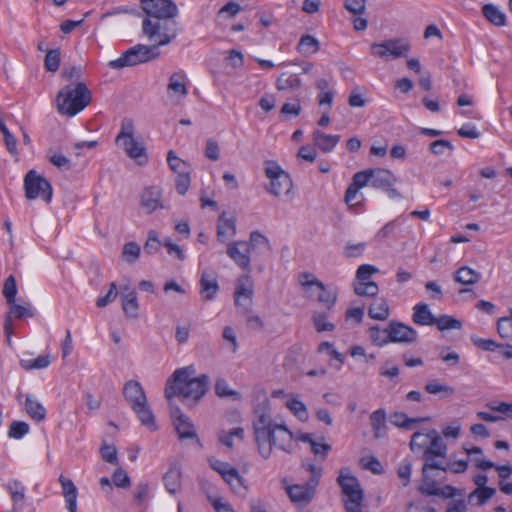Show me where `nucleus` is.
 Listing matches in <instances>:
<instances>
[{
	"instance_id": "obj_18",
	"label": "nucleus",
	"mask_w": 512,
	"mask_h": 512,
	"mask_svg": "<svg viewBox=\"0 0 512 512\" xmlns=\"http://www.w3.org/2000/svg\"><path fill=\"white\" fill-rule=\"evenodd\" d=\"M236 220L234 217H227L223 212L217 221V239L226 243L236 235Z\"/></svg>"
},
{
	"instance_id": "obj_31",
	"label": "nucleus",
	"mask_w": 512,
	"mask_h": 512,
	"mask_svg": "<svg viewBox=\"0 0 512 512\" xmlns=\"http://www.w3.org/2000/svg\"><path fill=\"white\" fill-rule=\"evenodd\" d=\"M430 443L427 448L424 450L423 455H438L442 458H446L447 454V445L443 441V439L438 435L437 431L431 429Z\"/></svg>"
},
{
	"instance_id": "obj_12",
	"label": "nucleus",
	"mask_w": 512,
	"mask_h": 512,
	"mask_svg": "<svg viewBox=\"0 0 512 512\" xmlns=\"http://www.w3.org/2000/svg\"><path fill=\"white\" fill-rule=\"evenodd\" d=\"M316 480H308L305 484H294L286 487V493L291 502L298 507L308 505L316 493Z\"/></svg>"
},
{
	"instance_id": "obj_36",
	"label": "nucleus",
	"mask_w": 512,
	"mask_h": 512,
	"mask_svg": "<svg viewBox=\"0 0 512 512\" xmlns=\"http://www.w3.org/2000/svg\"><path fill=\"white\" fill-rule=\"evenodd\" d=\"M163 481L167 491L171 494H175L181 485L180 468L175 465L170 467V469L164 475Z\"/></svg>"
},
{
	"instance_id": "obj_38",
	"label": "nucleus",
	"mask_w": 512,
	"mask_h": 512,
	"mask_svg": "<svg viewBox=\"0 0 512 512\" xmlns=\"http://www.w3.org/2000/svg\"><path fill=\"white\" fill-rule=\"evenodd\" d=\"M25 410L27 414L36 421H42L46 416V410L43 405L31 395H25Z\"/></svg>"
},
{
	"instance_id": "obj_34",
	"label": "nucleus",
	"mask_w": 512,
	"mask_h": 512,
	"mask_svg": "<svg viewBox=\"0 0 512 512\" xmlns=\"http://www.w3.org/2000/svg\"><path fill=\"white\" fill-rule=\"evenodd\" d=\"M482 13L491 24L498 27L506 25V16L497 6L485 4L482 7Z\"/></svg>"
},
{
	"instance_id": "obj_23",
	"label": "nucleus",
	"mask_w": 512,
	"mask_h": 512,
	"mask_svg": "<svg viewBox=\"0 0 512 512\" xmlns=\"http://www.w3.org/2000/svg\"><path fill=\"white\" fill-rule=\"evenodd\" d=\"M219 290L216 277L208 272H203L200 279V294L204 300L211 301Z\"/></svg>"
},
{
	"instance_id": "obj_56",
	"label": "nucleus",
	"mask_w": 512,
	"mask_h": 512,
	"mask_svg": "<svg viewBox=\"0 0 512 512\" xmlns=\"http://www.w3.org/2000/svg\"><path fill=\"white\" fill-rule=\"evenodd\" d=\"M10 314H12L15 318H23V317H33L35 315L33 308L30 304L27 306L19 305L15 301L9 303Z\"/></svg>"
},
{
	"instance_id": "obj_25",
	"label": "nucleus",
	"mask_w": 512,
	"mask_h": 512,
	"mask_svg": "<svg viewBox=\"0 0 512 512\" xmlns=\"http://www.w3.org/2000/svg\"><path fill=\"white\" fill-rule=\"evenodd\" d=\"M141 205L147 213L162 207L160 189L155 186L146 188L141 195Z\"/></svg>"
},
{
	"instance_id": "obj_50",
	"label": "nucleus",
	"mask_w": 512,
	"mask_h": 512,
	"mask_svg": "<svg viewBox=\"0 0 512 512\" xmlns=\"http://www.w3.org/2000/svg\"><path fill=\"white\" fill-rule=\"evenodd\" d=\"M431 436V430H428L427 432H415L412 435L411 441H410V448L411 450L416 449H423L425 450L427 446L430 443Z\"/></svg>"
},
{
	"instance_id": "obj_57",
	"label": "nucleus",
	"mask_w": 512,
	"mask_h": 512,
	"mask_svg": "<svg viewBox=\"0 0 512 512\" xmlns=\"http://www.w3.org/2000/svg\"><path fill=\"white\" fill-rule=\"evenodd\" d=\"M29 432V425L23 421H13L9 427L8 436L21 439Z\"/></svg>"
},
{
	"instance_id": "obj_48",
	"label": "nucleus",
	"mask_w": 512,
	"mask_h": 512,
	"mask_svg": "<svg viewBox=\"0 0 512 512\" xmlns=\"http://www.w3.org/2000/svg\"><path fill=\"white\" fill-rule=\"evenodd\" d=\"M288 409L301 421L308 419L306 405L297 397H292L286 402Z\"/></svg>"
},
{
	"instance_id": "obj_2",
	"label": "nucleus",
	"mask_w": 512,
	"mask_h": 512,
	"mask_svg": "<svg viewBox=\"0 0 512 512\" xmlns=\"http://www.w3.org/2000/svg\"><path fill=\"white\" fill-rule=\"evenodd\" d=\"M191 368L183 367L174 371L165 387V397L171 399L181 396L186 399L200 400L208 389L209 377L202 374L191 377Z\"/></svg>"
},
{
	"instance_id": "obj_45",
	"label": "nucleus",
	"mask_w": 512,
	"mask_h": 512,
	"mask_svg": "<svg viewBox=\"0 0 512 512\" xmlns=\"http://www.w3.org/2000/svg\"><path fill=\"white\" fill-rule=\"evenodd\" d=\"M298 51L303 55H312L319 50L318 40L310 35H304L298 43Z\"/></svg>"
},
{
	"instance_id": "obj_39",
	"label": "nucleus",
	"mask_w": 512,
	"mask_h": 512,
	"mask_svg": "<svg viewBox=\"0 0 512 512\" xmlns=\"http://www.w3.org/2000/svg\"><path fill=\"white\" fill-rule=\"evenodd\" d=\"M318 292H317V300L321 303L326 309L330 310L336 303L337 300V292L333 289L326 287L323 283H319Z\"/></svg>"
},
{
	"instance_id": "obj_4",
	"label": "nucleus",
	"mask_w": 512,
	"mask_h": 512,
	"mask_svg": "<svg viewBox=\"0 0 512 512\" xmlns=\"http://www.w3.org/2000/svg\"><path fill=\"white\" fill-rule=\"evenodd\" d=\"M173 18H145L142 22L143 33L155 44L168 45L177 36V22Z\"/></svg>"
},
{
	"instance_id": "obj_14",
	"label": "nucleus",
	"mask_w": 512,
	"mask_h": 512,
	"mask_svg": "<svg viewBox=\"0 0 512 512\" xmlns=\"http://www.w3.org/2000/svg\"><path fill=\"white\" fill-rule=\"evenodd\" d=\"M228 257L242 270L251 271V258L247 241H230L227 243Z\"/></svg>"
},
{
	"instance_id": "obj_13",
	"label": "nucleus",
	"mask_w": 512,
	"mask_h": 512,
	"mask_svg": "<svg viewBox=\"0 0 512 512\" xmlns=\"http://www.w3.org/2000/svg\"><path fill=\"white\" fill-rule=\"evenodd\" d=\"M371 50L373 54L380 58H387L388 56L399 58L410 50V45L401 39H390L382 43L372 44Z\"/></svg>"
},
{
	"instance_id": "obj_41",
	"label": "nucleus",
	"mask_w": 512,
	"mask_h": 512,
	"mask_svg": "<svg viewBox=\"0 0 512 512\" xmlns=\"http://www.w3.org/2000/svg\"><path fill=\"white\" fill-rule=\"evenodd\" d=\"M344 507L346 512H362V502L364 500L363 490L353 491L349 494H344Z\"/></svg>"
},
{
	"instance_id": "obj_40",
	"label": "nucleus",
	"mask_w": 512,
	"mask_h": 512,
	"mask_svg": "<svg viewBox=\"0 0 512 512\" xmlns=\"http://www.w3.org/2000/svg\"><path fill=\"white\" fill-rule=\"evenodd\" d=\"M426 418H410L405 413L394 412L390 415V422L398 428L412 429L414 424L425 421Z\"/></svg>"
},
{
	"instance_id": "obj_19",
	"label": "nucleus",
	"mask_w": 512,
	"mask_h": 512,
	"mask_svg": "<svg viewBox=\"0 0 512 512\" xmlns=\"http://www.w3.org/2000/svg\"><path fill=\"white\" fill-rule=\"evenodd\" d=\"M123 395L131 408L138 407L141 403L147 401L144 390L138 381H128L124 385Z\"/></svg>"
},
{
	"instance_id": "obj_10",
	"label": "nucleus",
	"mask_w": 512,
	"mask_h": 512,
	"mask_svg": "<svg viewBox=\"0 0 512 512\" xmlns=\"http://www.w3.org/2000/svg\"><path fill=\"white\" fill-rule=\"evenodd\" d=\"M146 18H175L178 7L172 0H140Z\"/></svg>"
},
{
	"instance_id": "obj_60",
	"label": "nucleus",
	"mask_w": 512,
	"mask_h": 512,
	"mask_svg": "<svg viewBox=\"0 0 512 512\" xmlns=\"http://www.w3.org/2000/svg\"><path fill=\"white\" fill-rule=\"evenodd\" d=\"M128 138H134V123L130 118H124L121 122V129L116 137V142H121Z\"/></svg>"
},
{
	"instance_id": "obj_63",
	"label": "nucleus",
	"mask_w": 512,
	"mask_h": 512,
	"mask_svg": "<svg viewBox=\"0 0 512 512\" xmlns=\"http://www.w3.org/2000/svg\"><path fill=\"white\" fill-rule=\"evenodd\" d=\"M497 331L502 338H512V320L506 316L501 317L497 321Z\"/></svg>"
},
{
	"instance_id": "obj_33",
	"label": "nucleus",
	"mask_w": 512,
	"mask_h": 512,
	"mask_svg": "<svg viewBox=\"0 0 512 512\" xmlns=\"http://www.w3.org/2000/svg\"><path fill=\"white\" fill-rule=\"evenodd\" d=\"M496 494V489L492 487H482L474 489L468 495V502L470 504H475L477 506L485 505L494 495Z\"/></svg>"
},
{
	"instance_id": "obj_17",
	"label": "nucleus",
	"mask_w": 512,
	"mask_h": 512,
	"mask_svg": "<svg viewBox=\"0 0 512 512\" xmlns=\"http://www.w3.org/2000/svg\"><path fill=\"white\" fill-rule=\"evenodd\" d=\"M174 425L180 439H189L196 437L193 424L189 421L178 407L172 409Z\"/></svg>"
},
{
	"instance_id": "obj_52",
	"label": "nucleus",
	"mask_w": 512,
	"mask_h": 512,
	"mask_svg": "<svg viewBox=\"0 0 512 512\" xmlns=\"http://www.w3.org/2000/svg\"><path fill=\"white\" fill-rule=\"evenodd\" d=\"M243 436H244V430L243 428L241 427H236V428H233L231 429L230 431L226 432V431H221L219 434H218V439L219 441L229 447V448H232L233 447V439L234 437H237L239 438L240 440L243 439Z\"/></svg>"
},
{
	"instance_id": "obj_64",
	"label": "nucleus",
	"mask_w": 512,
	"mask_h": 512,
	"mask_svg": "<svg viewBox=\"0 0 512 512\" xmlns=\"http://www.w3.org/2000/svg\"><path fill=\"white\" fill-rule=\"evenodd\" d=\"M407 512H436L435 508L424 500H415L407 505Z\"/></svg>"
},
{
	"instance_id": "obj_16",
	"label": "nucleus",
	"mask_w": 512,
	"mask_h": 512,
	"mask_svg": "<svg viewBox=\"0 0 512 512\" xmlns=\"http://www.w3.org/2000/svg\"><path fill=\"white\" fill-rule=\"evenodd\" d=\"M188 78L184 71H176L169 76L167 95L176 102L182 101L188 95Z\"/></svg>"
},
{
	"instance_id": "obj_59",
	"label": "nucleus",
	"mask_w": 512,
	"mask_h": 512,
	"mask_svg": "<svg viewBox=\"0 0 512 512\" xmlns=\"http://www.w3.org/2000/svg\"><path fill=\"white\" fill-rule=\"evenodd\" d=\"M149 495V486L147 483H139L135 486L133 500L135 505L141 507L144 505Z\"/></svg>"
},
{
	"instance_id": "obj_49",
	"label": "nucleus",
	"mask_w": 512,
	"mask_h": 512,
	"mask_svg": "<svg viewBox=\"0 0 512 512\" xmlns=\"http://www.w3.org/2000/svg\"><path fill=\"white\" fill-rule=\"evenodd\" d=\"M425 391L433 395L442 394L443 397H450L455 393V389L453 387L436 381L427 382L425 385Z\"/></svg>"
},
{
	"instance_id": "obj_32",
	"label": "nucleus",
	"mask_w": 512,
	"mask_h": 512,
	"mask_svg": "<svg viewBox=\"0 0 512 512\" xmlns=\"http://www.w3.org/2000/svg\"><path fill=\"white\" fill-rule=\"evenodd\" d=\"M473 463L477 468L482 470L495 468L499 477L502 479L509 478L512 475V466L510 465H496L486 458H474Z\"/></svg>"
},
{
	"instance_id": "obj_9",
	"label": "nucleus",
	"mask_w": 512,
	"mask_h": 512,
	"mask_svg": "<svg viewBox=\"0 0 512 512\" xmlns=\"http://www.w3.org/2000/svg\"><path fill=\"white\" fill-rule=\"evenodd\" d=\"M424 465L422 467L423 484L419 487V491L425 495H438L434 480L429 475L430 470H445L446 461L438 455H423Z\"/></svg>"
},
{
	"instance_id": "obj_37",
	"label": "nucleus",
	"mask_w": 512,
	"mask_h": 512,
	"mask_svg": "<svg viewBox=\"0 0 512 512\" xmlns=\"http://www.w3.org/2000/svg\"><path fill=\"white\" fill-rule=\"evenodd\" d=\"M480 278V273L468 266L460 267L454 274L455 281L462 285L475 284L480 280Z\"/></svg>"
},
{
	"instance_id": "obj_55",
	"label": "nucleus",
	"mask_w": 512,
	"mask_h": 512,
	"mask_svg": "<svg viewBox=\"0 0 512 512\" xmlns=\"http://www.w3.org/2000/svg\"><path fill=\"white\" fill-rule=\"evenodd\" d=\"M215 393L219 397H233L239 399V393L229 387L225 379L219 378L215 383Z\"/></svg>"
},
{
	"instance_id": "obj_53",
	"label": "nucleus",
	"mask_w": 512,
	"mask_h": 512,
	"mask_svg": "<svg viewBox=\"0 0 512 512\" xmlns=\"http://www.w3.org/2000/svg\"><path fill=\"white\" fill-rule=\"evenodd\" d=\"M60 66V50L59 49H51L47 50L45 59H44V67L48 72L55 73Z\"/></svg>"
},
{
	"instance_id": "obj_22",
	"label": "nucleus",
	"mask_w": 512,
	"mask_h": 512,
	"mask_svg": "<svg viewBox=\"0 0 512 512\" xmlns=\"http://www.w3.org/2000/svg\"><path fill=\"white\" fill-rule=\"evenodd\" d=\"M373 435L376 439L387 435V413L385 409L379 408L373 411L369 417Z\"/></svg>"
},
{
	"instance_id": "obj_15",
	"label": "nucleus",
	"mask_w": 512,
	"mask_h": 512,
	"mask_svg": "<svg viewBox=\"0 0 512 512\" xmlns=\"http://www.w3.org/2000/svg\"><path fill=\"white\" fill-rule=\"evenodd\" d=\"M389 343L411 344L417 341V331L402 322L391 321L388 324Z\"/></svg>"
},
{
	"instance_id": "obj_7",
	"label": "nucleus",
	"mask_w": 512,
	"mask_h": 512,
	"mask_svg": "<svg viewBox=\"0 0 512 512\" xmlns=\"http://www.w3.org/2000/svg\"><path fill=\"white\" fill-rule=\"evenodd\" d=\"M24 187L28 199L41 197L46 203L52 199L51 184L34 170L29 171L24 178Z\"/></svg>"
},
{
	"instance_id": "obj_5",
	"label": "nucleus",
	"mask_w": 512,
	"mask_h": 512,
	"mask_svg": "<svg viewBox=\"0 0 512 512\" xmlns=\"http://www.w3.org/2000/svg\"><path fill=\"white\" fill-rule=\"evenodd\" d=\"M159 55L160 52L157 46L138 44L127 49L119 58L111 60L108 66L112 69H122L148 62L159 57Z\"/></svg>"
},
{
	"instance_id": "obj_61",
	"label": "nucleus",
	"mask_w": 512,
	"mask_h": 512,
	"mask_svg": "<svg viewBox=\"0 0 512 512\" xmlns=\"http://www.w3.org/2000/svg\"><path fill=\"white\" fill-rule=\"evenodd\" d=\"M368 184L371 185V169L355 173L350 185L360 190Z\"/></svg>"
},
{
	"instance_id": "obj_26",
	"label": "nucleus",
	"mask_w": 512,
	"mask_h": 512,
	"mask_svg": "<svg viewBox=\"0 0 512 512\" xmlns=\"http://www.w3.org/2000/svg\"><path fill=\"white\" fill-rule=\"evenodd\" d=\"M434 318L435 316L430 311L428 304L420 302L413 307L412 320L416 325H433Z\"/></svg>"
},
{
	"instance_id": "obj_35",
	"label": "nucleus",
	"mask_w": 512,
	"mask_h": 512,
	"mask_svg": "<svg viewBox=\"0 0 512 512\" xmlns=\"http://www.w3.org/2000/svg\"><path fill=\"white\" fill-rule=\"evenodd\" d=\"M248 244L250 251L258 250V252L269 254L272 250L268 238L259 231H253L250 233Z\"/></svg>"
},
{
	"instance_id": "obj_62",
	"label": "nucleus",
	"mask_w": 512,
	"mask_h": 512,
	"mask_svg": "<svg viewBox=\"0 0 512 512\" xmlns=\"http://www.w3.org/2000/svg\"><path fill=\"white\" fill-rule=\"evenodd\" d=\"M17 294V286H16V280L14 276L10 275L4 283L3 286V295L6 298L7 303H12L15 301V297Z\"/></svg>"
},
{
	"instance_id": "obj_27",
	"label": "nucleus",
	"mask_w": 512,
	"mask_h": 512,
	"mask_svg": "<svg viewBox=\"0 0 512 512\" xmlns=\"http://www.w3.org/2000/svg\"><path fill=\"white\" fill-rule=\"evenodd\" d=\"M337 482L341 487L343 494H349L353 491L362 490L358 479L354 477L347 468L341 469L337 478Z\"/></svg>"
},
{
	"instance_id": "obj_6",
	"label": "nucleus",
	"mask_w": 512,
	"mask_h": 512,
	"mask_svg": "<svg viewBox=\"0 0 512 512\" xmlns=\"http://www.w3.org/2000/svg\"><path fill=\"white\" fill-rule=\"evenodd\" d=\"M264 165L265 176L270 180L266 190L276 197L290 192L293 184L289 174L275 161H266Z\"/></svg>"
},
{
	"instance_id": "obj_46",
	"label": "nucleus",
	"mask_w": 512,
	"mask_h": 512,
	"mask_svg": "<svg viewBox=\"0 0 512 512\" xmlns=\"http://www.w3.org/2000/svg\"><path fill=\"white\" fill-rule=\"evenodd\" d=\"M433 325H435L440 331L462 328L461 321L449 315L435 317Z\"/></svg>"
},
{
	"instance_id": "obj_51",
	"label": "nucleus",
	"mask_w": 512,
	"mask_h": 512,
	"mask_svg": "<svg viewBox=\"0 0 512 512\" xmlns=\"http://www.w3.org/2000/svg\"><path fill=\"white\" fill-rule=\"evenodd\" d=\"M371 341L377 346H384L389 343L388 326L381 329L379 326H373L369 329Z\"/></svg>"
},
{
	"instance_id": "obj_24",
	"label": "nucleus",
	"mask_w": 512,
	"mask_h": 512,
	"mask_svg": "<svg viewBox=\"0 0 512 512\" xmlns=\"http://www.w3.org/2000/svg\"><path fill=\"white\" fill-rule=\"evenodd\" d=\"M397 182L395 175L386 169H371V186L377 189L386 190Z\"/></svg>"
},
{
	"instance_id": "obj_44",
	"label": "nucleus",
	"mask_w": 512,
	"mask_h": 512,
	"mask_svg": "<svg viewBox=\"0 0 512 512\" xmlns=\"http://www.w3.org/2000/svg\"><path fill=\"white\" fill-rule=\"evenodd\" d=\"M369 316L375 320H386L389 316V306L388 303L383 300H376L369 307Z\"/></svg>"
},
{
	"instance_id": "obj_3",
	"label": "nucleus",
	"mask_w": 512,
	"mask_h": 512,
	"mask_svg": "<svg viewBox=\"0 0 512 512\" xmlns=\"http://www.w3.org/2000/svg\"><path fill=\"white\" fill-rule=\"evenodd\" d=\"M91 101L87 86L78 82L62 88L57 95V108L60 114L72 117L86 108Z\"/></svg>"
},
{
	"instance_id": "obj_28",
	"label": "nucleus",
	"mask_w": 512,
	"mask_h": 512,
	"mask_svg": "<svg viewBox=\"0 0 512 512\" xmlns=\"http://www.w3.org/2000/svg\"><path fill=\"white\" fill-rule=\"evenodd\" d=\"M137 415L142 425L147 427L150 431H154L157 428L155 418L152 410L147 404V401L141 403L138 407L131 408Z\"/></svg>"
},
{
	"instance_id": "obj_54",
	"label": "nucleus",
	"mask_w": 512,
	"mask_h": 512,
	"mask_svg": "<svg viewBox=\"0 0 512 512\" xmlns=\"http://www.w3.org/2000/svg\"><path fill=\"white\" fill-rule=\"evenodd\" d=\"M312 320L318 332L333 331L335 329V325L328 321L325 313L314 312Z\"/></svg>"
},
{
	"instance_id": "obj_43",
	"label": "nucleus",
	"mask_w": 512,
	"mask_h": 512,
	"mask_svg": "<svg viewBox=\"0 0 512 512\" xmlns=\"http://www.w3.org/2000/svg\"><path fill=\"white\" fill-rule=\"evenodd\" d=\"M122 307L128 317L136 318L138 315V300L134 290L122 296Z\"/></svg>"
},
{
	"instance_id": "obj_21",
	"label": "nucleus",
	"mask_w": 512,
	"mask_h": 512,
	"mask_svg": "<svg viewBox=\"0 0 512 512\" xmlns=\"http://www.w3.org/2000/svg\"><path fill=\"white\" fill-rule=\"evenodd\" d=\"M314 145L325 153L331 152L340 141V135L326 134L316 129L312 133Z\"/></svg>"
},
{
	"instance_id": "obj_58",
	"label": "nucleus",
	"mask_w": 512,
	"mask_h": 512,
	"mask_svg": "<svg viewBox=\"0 0 512 512\" xmlns=\"http://www.w3.org/2000/svg\"><path fill=\"white\" fill-rule=\"evenodd\" d=\"M167 161L171 170L174 171L177 175L181 172L189 171L186 162L177 157L172 150L168 152Z\"/></svg>"
},
{
	"instance_id": "obj_47",
	"label": "nucleus",
	"mask_w": 512,
	"mask_h": 512,
	"mask_svg": "<svg viewBox=\"0 0 512 512\" xmlns=\"http://www.w3.org/2000/svg\"><path fill=\"white\" fill-rule=\"evenodd\" d=\"M51 363L50 355H40L35 359H22L21 367L25 370L44 369Z\"/></svg>"
},
{
	"instance_id": "obj_42",
	"label": "nucleus",
	"mask_w": 512,
	"mask_h": 512,
	"mask_svg": "<svg viewBox=\"0 0 512 512\" xmlns=\"http://www.w3.org/2000/svg\"><path fill=\"white\" fill-rule=\"evenodd\" d=\"M5 488L9 492L15 505L22 503L25 500V486L21 481L17 479L10 480L5 485Z\"/></svg>"
},
{
	"instance_id": "obj_30",
	"label": "nucleus",
	"mask_w": 512,
	"mask_h": 512,
	"mask_svg": "<svg viewBox=\"0 0 512 512\" xmlns=\"http://www.w3.org/2000/svg\"><path fill=\"white\" fill-rule=\"evenodd\" d=\"M298 282L308 298H317V284L322 283L320 280L315 278L312 274L304 272L299 274Z\"/></svg>"
},
{
	"instance_id": "obj_8",
	"label": "nucleus",
	"mask_w": 512,
	"mask_h": 512,
	"mask_svg": "<svg viewBox=\"0 0 512 512\" xmlns=\"http://www.w3.org/2000/svg\"><path fill=\"white\" fill-rule=\"evenodd\" d=\"M377 272H379V269L373 265H360L356 271V280L353 284L354 292L359 296H376L379 288L370 278Z\"/></svg>"
},
{
	"instance_id": "obj_1",
	"label": "nucleus",
	"mask_w": 512,
	"mask_h": 512,
	"mask_svg": "<svg viewBox=\"0 0 512 512\" xmlns=\"http://www.w3.org/2000/svg\"><path fill=\"white\" fill-rule=\"evenodd\" d=\"M256 414L253 429L259 454L264 459H268L272 454L273 447L291 453L293 450L292 432L284 424L274 422L266 411H256Z\"/></svg>"
},
{
	"instance_id": "obj_11",
	"label": "nucleus",
	"mask_w": 512,
	"mask_h": 512,
	"mask_svg": "<svg viewBox=\"0 0 512 512\" xmlns=\"http://www.w3.org/2000/svg\"><path fill=\"white\" fill-rule=\"evenodd\" d=\"M253 286V280L248 273L241 275L236 281L234 291L235 305L244 312H249L251 309L254 295Z\"/></svg>"
},
{
	"instance_id": "obj_20",
	"label": "nucleus",
	"mask_w": 512,
	"mask_h": 512,
	"mask_svg": "<svg viewBox=\"0 0 512 512\" xmlns=\"http://www.w3.org/2000/svg\"><path fill=\"white\" fill-rule=\"evenodd\" d=\"M116 144L122 147L127 155L136 160L139 165H142L147 161L145 148L141 143L137 142L135 138H128L121 142H116Z\"/></svg>"
},
{
	"instance_id": "obj_29",
	"label": "nucleus",
	"mask_w": 512,
	"mask_h": 512,
	"mask_svg": "<svg viewBox=\"0 0 512 512\" xmlns=\"http://www.w3.org/2000/svg\"><path fill=\"white\" fill-rule=\"evenodd\" d=\"M276 88L280 91H294L301 87V79L297 74L281 73L276 80Z\"/></svg>"
}]
</instances>
